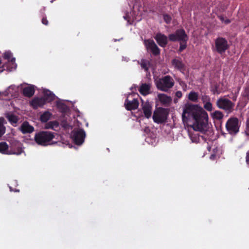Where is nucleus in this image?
<instances>
[{
    "mask_svg": "<svg viewBox=\"0 0 249 249\" xmlns=\"http://www.w3.org/2000/svg\"><path fill=\"white\" fill-rule=\"evenodd\" d=\"M151 87V84L149 83H143L139 88V91L143 95H146L150 93V90Z\"/></svg>",
    "mask_w": 249,
    "mask_h": 249,
    "instance_id": "obj_16",
    "label": "nucleus"
},
{
    "mask_svg": "<svg viewBox=\"0 0 249 249\" xmlns=\"http://www.w3.org/2000/svg\"><path fill=\"white\" fill-rule=\"evenodd\" d=\"M6 117L12 124H17L18 121L17 117L12 113H8L6 114Z\"/></svg>",
    "mask_w": 249,
    "mask_h": 249,
    "instance_id": "obj_25",
    "label": "nucleus"
},
{
    "mask_svg": "<svg viewBox=\"0 0 249 249\" xmlns=\"http://www.w3.org/2000/svg\"><path fill=\"white\" fill-rule=\"evenodd\" d=\"M214 156L213 155H212L211 156V157H210V158H211V159H213V158Z\"/></svg>",
    "mask_w": 249,
    "mask_h": 249,
    "instance_id": "obj_43",
    "label": "nucleus"
},
{
    "mask_svg": "<svg viewBox=\"0 0 249 249\" xmlns=\"http://www.w3.org/2000/svg\"><path fill=\"white\" fill-rule=\"evenodd\" d=\"M124 18L125 19H126V16H124Z\"/></svg>",
    "mask_w": 249,
    "mask_h": 249,
    "instance_id": "obj_44",
    "label": "nucleus"
},
{
    "mask_svg": "<svg viewBox=\"0 0 249 249\" xmlns=\"http://www.w3.org/2000/svg\"><path fill=\"white\" fill-rule=\"evenodd\" d=\"M58 126V124L56 122H50L47 124L46 128L47 129L52 128L53 129L54 127Z\"/></svg>",
    "mask_w": 249,
    "mask_h": 249,
    "instance_id": "obj_31",
    "label": "nucleus"
},
{
    "mask_svg": "<svg viewBox=\"0 0 249 249\" xmlns=\"http://www.w3.org/2000/svg\"><path fill=\"white\" fill-rule=\"evenodd\" d=\"M246 161L247 162L249 163V151L247 153V155H246Z\"/></svg>",
    "mask_w": 249,
    "mask_h": 249,
    "instance_id": "obj_41",
    "label": "nucleus"
},
{
    "mask_svg": "<svg viewBox=\"0 0 249 249\" xmlns=\"http://www.w3.org/2000/svg\"><path fill=\"white\" fill-rule=\"evenodd\" d=\"M4 119L0 118V137L5 133V127L3 126Z\"/></svg>",
    "mask_w": 249,
    "mask_h": 249,
    "instance_id": "obj_30",
    "label": "nucleus"
},
{
    "mask_svg": "<svg viewBox=\"0 0 249 249\" xmlns=\"http://www.w3.org/2000/svg\"><path fill=\"white\" fill-rule=\"evenodd\" d=\"M188 99L192 102H196L198 99V94L197 92L191 91L188 95Z\"/></svg>",
    "mask_w": 249,
    "mask_h": 249,
    "instance_id": "obj_26",
    "label": "nucleus"
},
{
    "mask_svg": "<svg viewBox=\"0 0 249 249\" xmlns=\"http://www.w3.org/2000/svg\"><path fill=\"white\" fill-rule=\"evenodd\" d=\"M245 133H246V135H247V136L249 135L248 133L247 132H245Z\"/></svg>",
    "mask_w": 249,
    "mask_h": 249,
    "instance_id": "obj_45",
    "label": "nucleus"
},
{
    "mask_svg": "<svg viewBox=\"0 0 249 249\" xmlns=\"http://www.w3.org/2000/svg\"><path fill=\"white\" fill-rule=\"evenodd\" d=\"M18 87L12 85L10 86L5 91L4 94L6 95H11V96L15 95L18 91Z\"/></svg>",
    "mask_w": 249,
    "mask_h": 249,
    "instance_id": "obj_19",
    "label": "nucleus"
},
{
    "mask_svg": "<svg viewBox=\"0 0 249 249\" xmlns=\"http://www.w3.org/2000/svg\"><path fill=\"white\" fill-rule=\"evenodd\" d=\"M215 49L216 52L222 54L228 49L229 45L227 40L222 37H218L215 40Z\"/></svg>",
    "mask_w": 249,
    "mask_h": 249,
    "instance_id": "obj_8",
    "label": "nucleus"
},
{
    "mask_svg": "<svg viewBox=\"0 0 249 249\" xmlns=\"http://www.w3.org/2000/svg\"><path fill=\"white\" fill-rule=\"evenodd\" d=\"M226 127L231 134H235L239 131V121L237 118L232 117L229 119L226 123Z\"/></svg>",
    "mask_w": 249,
    "mask_h": 249,
    "instance_id": "obj_5",
    "label": "nucleus"
},
{
    "mask_svg": "<svg viewBox=\"0 0 249 249\" xmlns=\"http://www.w3.org/2000/svg\"><path fill=\"white\" fill-rule=\"evenodd\" d=\"M144 44L148 50H150L154 55L160 54V51L153 40H146Z\"/></svg>",
    "mask_w": 249,
    "mask_h": 249,
    "instance_id": "obj_11",
    "label": "nucleus"
},
{
    "mask_svg": "<svg viewBox=\"0 0 249 249\" xmlns=\"http://www.w3.org/2000/svg\"><path fill=\"white\" fill-rule=\"evenodd\" d=\"M243 95L245 97L249 98V85L245 88L244 91L243 93Z\"/></svg>",
    "mask_w": 249,
    "mask_h": 249,
    "instance_id": "obj_33",
    "label": "nucleus"
},
{
    "mask_svg": "<svg viewBox=\"0 0 249 249\" xmlns=\"http://www.w3.org/2000/svg\"><path fill=\"white\" fill-rule=\"evenodd\" d=\"M86 134L82 129H75L71 133L72 140L77 144H81L84 141Z\"/></svg>",
    "mask_w": 249,
    "mask_h": 249,
    "instance_id": "obj_10",
    "label": "nucleus"
},
{
    "mask_svg": "<svg viewBox=\"0 0 249 249\" xmlns=\"http://www.w3.org/2000/svg\"><path fill=\"white\" fill-rule=\"evenodd\" d=\"M186 47V42H182L181 41L180 43V47L179 49V51L180 52L182 51L184 49H185Z\"/></svg>",
    "mask_w": 249,
    "mask_h": 249,
    "instance_id": "obj_34",
    "label": "nucleus"
},
{
    "mask_svg": "<svg viewBox=\"0 0 249 249\" xmlns=\"http://www.w3.org/2000/svg\"><path fill=\"white\" fill-rule=\"evenodd\" d=\"M158 98L160 103L165 105H168L172 101L171 98L164 93L159 94Z\"/></svg>",
    "mask_w": 249,
    "mask_h": 249,
    "instance_id": "obj_18",
    "label": "nucleus"
},
{
    "mask_svg": "<svg viewBox=\"0 0 249 249\" xmlns=\"http://www.w3.org/2000/svg\"><path fill=\"white\" fill-rule=\"evenodd\" d=\"M155 39L159 45L162 47H164L167 43V36L160 33L157 34L155 37Z\"/></svg>",
    "mask_w": 249,
    "mask_h": 249,
    "instance_id": "obj_14",
    "label": "nucleus"
},
{
    "mask_svg": "<svg viewBox=\"0 0 249 249\" xmlns=\"http://www.w3.org/2000/svg\"><path fill=\"white\" fill-rule=\"evenodd\" d=\"M163 18H164V20L165 22L166 23H169L171 22V18L169 15H164L163 16Z\"/></svg>",
    "mask_w": 249,
    "mask_h": 249,
    "instance_id": "obj_35",
    "label": "nucleus"
},
{
    "mask_svg": "<svg viewBox=\"0 0 249 249\" xmlns=\"http://www.w3.org/2000/svg\"><path fill=\"white\" fill-rule=\"evenodd\" d=\"M169 39L172 41L187 42L188 36L183 29H179L176 31L174 34L169 35Z\"/></svg>",
    "mask_w": 249,
    "mask_h": 249,
    "instance_id": "obj_9",
    "label": "nucleus"
},
{
    "mask_svg": "<svg viewBox=\"0 0 249 249\" xmlns=\"http://www.w3.org/2000/svg\"><path fill=\"white\" fill-rule=\"evenodd\" d=\"M12 56V53L10 52H6L4 54V58L5 59H9Z\"/></svg>",
    "mask_w": 249,
    "mask_h": 249,
    "instance_id": "obj_37",
    "label": "nucleus"
},
{
    "mask_svg": "<svg viewBox=\"0 0 249 249\" xmlns=\"http://www.w3.org/2000/svg\"><path fill=\"white\" fill-rule=\"evenodd\" d=\"M42 24H43L44 25H48V21L47 19H46V18H43L42 19Z\"/></svg>",
    "mask_w": 249,
    "mask_h": 249,
    "instance_id": "obj_40",
    "label": "nucleus"
},
{
    "mask_svg": "<svg viewBox=\"0 0 249 249\" xmlns=\"http://www.w3.org/2000/svg\"><path fill=\"white\" fill-rule=\"evenodd\" d=\"M44 98L46 102H51L54 99V95L51 91L44 89L43 90Z\"/></svg>",
    "mask_w": 249,
    "mask_h": 249,
    "instance_id": "obj_21",
    "label": "nucleus"
},
{
    "mask_svg": "<svg viewBox=\"0 0 249 249\" xmlns=\"http://www.w3.org/2000/svg\"><path fill=\"white\" fill-rule=\"evenodd\" d=\"M142 108L144 114V116L149 118L151 117L152 114V107L149 102H142Z\"/></svg>",
    "mask_w": 249,
    "mask_h": 249,
    "instance_id": "obj_13",
    "label": "nucleus"
},
{
    "mask_svg": "<svg viewBox=\"0 0 249 249\" xmlns=\"http://www.w3.org/2000/svg\"><path fill=\"white\" fill-rule=\"evenodd\" d=\"M53 133L49 131H41L35 136L36 142L39 145L46 146L51 144L50 142L54 138Z\"/></svg>",
    "mask_w": 249,
    "mask_h": 249,
    "instance_id": "obj_3",
    "label": "nucleus"
},
{
    "mask_svg": "<svg viewBox=\"0 0 249 249\" xmlns=\"http://www.w3.org/2000/svg\"><path fill=\"white\" fill-rule=\"evenodd\" d=\"M139 63L142 69L146 71H148L150 66V63L149 60L142 59L139 62Z\"/></svg>",
    "mask_w": 249,
    "mask_h": 249,
    "instance_id": "obj_24",
    "label": "nucleus"
},
{
    "mask_svg": "<svg viewBox=\"0 0 249 249\" xmlns=\"http://www.w3.org/2000/svg\"><path fill=\"white\" fill-rule=\"evenodd\" d=\"M216 105L219 108L228 112H231L234 106V104L231 101L225 97L218 99L216 101Z\"/></svg>",
    "mask_w": 249,
    "mask_h": 249,
    "instance_id": "obj_6",
    "label": "nucleus"
},
{
    "mask_svg": "<svg viewBox=\"0 0 249 249\" xmlns=\"http://www.w3.org/2000/svg\"><path fill=\"white\" fill-rule=\"evenodd\" d=\"M189 135L192 142L196 143L199 142L200 138L205 141H206L207 139V138H205L203 136L200 137L196 133H191Z\"/></svg>",
    "mask_w": 249,
    "mask_h": 249,
    "instance_id": "obj_22",
    "label": "nucleus"
},
{
    "mask_svg": "<svg viewBox=\"0 0 249 249\" xmlns=\"http://www.w3.org/2000/svg\"><path fill=\"white\" fill-rule=\"evenodd\" d=\"M247 129L249 131V119L247 121Z\"/></svg>",
    "mask_w": 249,
    "mask_h": 249,
    "instance_id": "obj_42",
    "label": "nucleus"
},
{
    "mask_svg": "<svg viewBox=\"0 0 249 249\" xmlns=\"http://www.w3.org/2000/svg\"><path fill=\"white\" fill-rule=\"evenodd\" d=\"M212 116L214 119L219 120L222 119L223 114L220 111H215L212 113Z\"/></svg>",
    "mask_w": 249,
    "mask_h": 249,
    "instance_id": "obj_29",
    "label": "nucleus"
},
{
    "mask_svg": "<svg viewBox=\"0 0 249 249\" xmlns=\"http://www.w3.org/2000/svg\"><path fill=\"white\" fill-rule=\"evenodd\" d=\"M20 130L23 133H31L34 131V128L27 122H24L21 125Z\"/></svg>",
    "mask_w": 249,
    "mask_h": 249,
    "instance_id": "obj_17",
    "label": "nucleus"
},
{
    "mask_svg": "<svg viewBox=\"0 0 249 249\" xmlns=\"http://www.w3.org/2000/svg\"><path fill=\"white\" fill-rule=\"evenodd\" d=\"M35 93L34 87L30 86L23 89V93L24 95L28 97H32Z\"/></svg>",
    "mask_w": 249,
    "mask_h": 249,
    "instance_id": "obj_20",
    "label": "nucleus"
},
{
    "mask_svg": "<svg viewBox=\"0 0 249 249\" xmlns=\"http://www.w3.org/2000/svg\"><path fill=\"white\" fill-rule=\"evenodd\" d=\"M124 106L127 110H134L138 108L139 106V102L136 99H133L132 101H129L127 99L125 101Z\"/></svg>",
    "mask_w": 249,
    "mask_h": 249,
    "instance_id": "obj_12",
    "label": "nucleus"
},
{
    "mask_svg": "<svg viewBox=\"0 0 249 249\" xmlns=\"http://www.w3.org/2000/svg\"><path fill=\"white\" fill-rule=\"evenodd\" d=\"M201 100L204 103H205L210 101V98L206 95H203L201 96Z\"/></svg>",
    "mask_w": 249,
    "mask_h": 249,
    "instance_id": "obj_36",
    "label": "nucleus"
},
{
    "mask_svg": "<svg viewBox=\"0 0 249 249\" xmlns=\"http://www.w3.org/2000/svg\"><path fill=\"white\" fill-rule=\"evenodd\" d=\"M20 145V143L17 142L15 145H12L10 149H9L8 146L5 142H0V152L4 154L18 155L23 152Z\"/></svg>",
    "mask_w": 249,
    "mask_h": 249,
    "instance_id": "obj_4",
    "label": "nucleus"
},
{
    "mask_svg": "<svg viewBox=\"0 0 249 249\" xmlns=\"http://www.w3.org/2000/svg\"><path fill=\"white\" fill-rule=\"evenodd\" d=\"M182 95V92L180 91H178L176 93V96L178 98H181Z\"/></svg>",
    "mask_w": 249,
    "mask_h": 249,
    "instance_id": "obj_39",
    "label": "nucleus"
},
{
    "mask_svg": "<svg viewBox=\"0 0 249 249\" xmlns=\"http://www.w3.org/2000/svg\"><path fill=\"white\" fill-rule=\"evenodd\" d=\"M168 112L163 108H159L155 111L153 115L154 122L158 124H161L165 122L167 119Z\"/></svg>",
    "mask_w": 249,
    "mask_h": 249,
    "instance_id": "obj_7",
    "label": "nucleus"
},
{
    "mask_svg": "<svg viewBox=\"0 0 249 249\" xmlns=\"http://www.w3.org/2000/svg\"><path fill=\"white\" fill-rule=\"evenodd\" d=\"M219 18L220 20L223 23H225V24H228L230 23V20L228 19H225V18L223 16H219Z\"/></svg>",
    "mask_w": 249,
    "mask_h": 249,
    "instance_id": "obj_38",
    "label": "nucleus"
},
{
    "mask_svg": "<svg viewBox=\"0 0 249 249\" xmlns=\"http://www.w3.org/2000/svg\"><path fill=\"white\" fill-rule=\"evenodd\" d=\"M9 64H11V67L8 68L9 71H11L13 70L16 69V68L17 67V64L15 63V58H12L10 61H8V64H4L3 66V67L4 68L6 67V68L8 69V66H7V65H9Z\"/></svg>",
    "mask_w": 249,
    "mask_h": 249,
    "instance_id": "obj_28",
    "label": "nucleus"
},
{
    "mask_svg": "<svg viewBox=\"0 0 249 249\" xmlns=\"http://www.w3.org/2000/svg\"><path fill=\"white\" fill-rule=\"evenodd\" d=\"M191 118L194 120L191 126L195 131H199L207 137L213 134L212 128L208 124L207 113L199 106L187 103L183 107L182 121L186 123Z\"/></svg>",
    "mask_w": 249,
    "mask_h": 249,
    "instance_id": "obj_1",
    "label": "nucleus"
},
{
    "mask_svg": "<svg viewBox=\"0 0 249 249\" xmlns=\"http://www.w3.org/2000/svg\"><path fill=\"white\" fill-rule=\"evenodd\" d=\"M172 64L176 69L179 70H183L184 64L179 59H174L172 60Z\"/></svg>",
    "mask_w": 249,
    "mask_h": 249,
    "instance_id": "obj_23",
    "label": "nucleus"
},
{
    "mask_svg": "<svg viewBox=\"0 0 249 249\" xmlns=\"http://www.w3.org/2000/svg\"><path fill=\"white\" fill-rule=\"evenodd\" d=\"M157 89L161 91L167 92L174 85V79L169 75L155 80Z\"/></svg>",
    "mask_w": 249,
    "mask_h": 249,
    "instance_id": "obj_2",
    "label": "nucleus"
},
{
    "mask_svg": "<svg viewBox=\"0 0 249 249\" xmlns=\"http://www.w3.org/2000/svg\"><path fill=\"white\" fill-rule=\"evenodd\" d=\"M46 103L43 98H35L31 102V104L34 108L42 107Z\"/></svg>",
    "mask_w": 249,
    "mask_h": 249,
    "instance_id": "obj_15",
    "label": "nucleus"
},
{
    "mask_svg": "<svg viewBox=\"0 0 249 249\" xmlns=\"http://www.w3.org/2000/svg\"><path fill=\"white\" fill-rule=\"evenodd\" d=\"M52 116V114L49 111H45L40 116V120L42 122L48 121Z\"/></svg>",
    "mask_w": 249,
    "mask_h": 249,
    "instance_id": "obj_27",
    "label": "nucleus"
},
{
    "mask_svg": "<svg viewBox=\"0 0 249 249\" xmlns=\"http://www.w3.org/2000/svg\"><path fill=\"white\" fill-rule=\"evenodd\" d=\"M204 107L209 111H211L213 110L212 104L210 101L204 103Z\"/></svg>",
    "mask_w": 249,
    "mask_h": 249,
    "instance_id": "obj_32",
    "label": "nucleus"
}]
</instances>
